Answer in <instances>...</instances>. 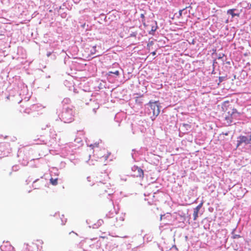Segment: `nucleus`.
I'll use <instances>...</instances> for the list:
<instances>
[{
  "label": "nucleus",
  "instance_id": "obj_1",
  "mask_svg": "<svg viewBox=\"0 0 251 251\" xmlns=\"http://www.w3.org/2000/svg\"><path fill=\"white\" fill-rule=\"evenodd\" d=\"M237 142V147L243 146L246 148L251 149V132L250 135L239 136Z\"/></svg>",
  "mask_w": 251,
  "mask_h": 251
},
{
  "label": "nucleus",
  "instance_id": "obj_2",
  "mask_svg": "<svg viewBox=\"0 0 251 251\" xmlns=\"http://www.w3.org/2000/svg\"><path fill=\"white\" fill-rule=\"evenodd\" d=\"M150 106L151 108L150 112V113H152L153 116H154V118L152 119V120H153L160 113L159 106L157 102L150 103Z\"/></svg>",
  "mask_w": 251,
  "mask_h": 251
},
{
  "label": "nucleus",
  "instance_id": "obj_3",
  "mask_svg": "<svg viewBox=\"0 0 251 251\" xmlns=\"http://www.w3.org/2000/svg\"><path fill=\"white\" fill-rule=\"evenodd\" d=\"M72 109H67L66 111L63 113L62 117L65 123H70L73 120Z\"/></svg>",
  "mask_w": 251,
  "mask_h": 251
},
{
  "label": "nucleus",
  "instance_id": "obj_4",
  "mask_svg": "<svg viewBox=\"0 0 251 251\" xmlns=\"http://www.w3.org/2000/svg\"><path fill=\"white\" fill-rule=\"evenodd\" d=\"M98 186V189L100 194H104L105 193H108V190L110 189V188H109V184H106L105 183H103L101 182H100L99 183Z\"/></svg>",
  "mask_w": 251,
  "mask_h": 251
},
{
  "label": "nucleus",
  "instance_id": "obj_5",
  "mask_svg": "<svg viewBox=\"0 0 251 251\" xmlns=\"http://www.w3.org/2000/svg\"><path fill=\"white\" fill-rule=\"evenodd\" d=\"M132 170L134 172H137V173L134 175L135 176L137 177H141L143 176V171L141 168L137 166H134L132 168Z\"/></svg>",
  "mask_w": 251,
  "mask_h": 251
},
{
  "label": "nucleus",
  "instance_id": "obj_6",
  "mask_svg": "<svg viewBox=\"0 0 251 251\" xmlns=\"http://www.w3.org/2000/svg\"><path fill=\"white\" fill-rule=\"evenodd\" d=\"M202 204H203L202 202H201L195 208H194V213H193L194 220H197V219L198 217V213H199L200 209L201 208Z\"/></svg>",
  "mask_w": 251,
  "mask_h": 251
},
{
  "label": "nucleus",
  "instance_id": "obj_7",
  "mask_svg": "<svg viewBox=\"0 0 251 251\" xmlns=\"http://www.w3.org/2000/svg\"><path fill=\"white\" fill-rule=\"evenodd\" d=\"M228 114L229 115H230L231 118L232 119L236 118L237 116L239 115L236 109H231V111H228Z\"/></svg>",
  "mask_w": 251,
  "mask_h": 251
},
{
  "label": "nucleus",
  "instance_id": "obj_8",
  "mask_svg": "<svg viewBox=\"0 0 251 251\" xmlns=\"http://www.w3.org/2000/svg\"><path fill=\"white\" fill-rule=\"evenodd\" d=\"M235 9H229L227 11V13L228 14H230L232 16V17H234L235 16H239V13H235L234 12Z\"/></svg>",
  "mask_w": 251,
  "mask_h": 251
},
{
  "label": "nucleus",
  "instance_id": "obj_9",
  "mask_svg": "<svg viewBox=\"0 0 251 251\" xmlns=\"http://www.w3.org/2000/svg\"><path fill=\"white\" fill-rule=\"evenodd\" d=\"M181 128H184L186 129V130H189L191 128V126L189 124H183L181 126Z\"/></svg>",
  "mask_w": 251,
  "mask_h": 251
},
{
  "label": "nucleus",
  "instance_id": "obj_10",
  "mask_svg": "<svg viewBox=\"0 0 251 251\" xmlns=\"http://www.w3.org/2000/svg\"><path fill=\"white\" fill-rule=\"evenodd\" d=\"M50 182L52 185H56L57 184V179H53L51 178L50 179Z\"/></svg>",
  "mask_w": 251,
  "mask_h": 251
},
{
  "label": "nucleus",
  "instance_id": "obj_11",
  "mask_svg": "<svg viewBox=\"0 0 251 251\" xmlns=\"http://www.w3.org/2000/svg\"><path fill=\"white\" fill-rule=\"evenodd\" d=\"M96 46H94L93 47V49L91 50V54H94L96 53Z\"/></svg>",
  "mask_w": 251,
  "mask_h": 251
},
{
  "label": "nucleus",
  "instance_id": "obj_12",
  "mask_svg": "<svg viewBox=\"0 0 251 251\" xmlns=\"http://www.w3.org/2000/svg\"><path fill=\"white\" fill-rule=\"evenodd\" d=\"M156 27H154L153 26L152 27L151 30L149 32V33L151 34H153V32L156 30Z\"/></svg>",
  "mask_w": 251,
  "mask_h": 251
},
{
  "label": "nucleus",
  "instance_id": "obj_13",
  "mask_svg": "<svg viewBox=\"0 0 251 251\" xmlns=\"http://www.w3.org/2000/svg\"><path fill=\"white\" fill-rule=\"evenodd\" d=\"M153 44V41H151L148 44V47H150Z\"/></svg>",
  "mask_w": 251,
  "mask_h": 251
},
{
  "label": "nucleus",
  "instance_id": "obj_14",
  "mask_svg": "<svg viewBox=\"0 0 251 251\" xmlns=\"http://www.w3.org/2000/svg\"><path fill=\"white\" fill-rule=\"evenodd\" d=\"M110 73H113V74H115V75H119V72L118 71H115L114 72H110Z\"/></svg>",
  "mask_w": 251,
  "mask_h": 251
},
{
  "label": "nucleus",
  "instance_id": "obj_15",
  "mask_svg": "<svg viewBox=\"0 0 251 251\" xmlns=\"http://www.w3.org/2000/svg\"><path fill=\"white\" fill-rule=\"evenodd\" d=\"M98 144H96H96H94V145L91 144V145H90V147H92V148H94V147H98Z\"/></svg>",
  "mask_w": 251,
  "mask_h": 251
},
{
  "label": "nucleus",
  "instance_id": "obj_16",
  "mask_svg": "<svg viewBox=\"0 0 251 251\" xmlns=\"http://www.w3.org/2000/svg\"><path fill=\"white\" fill-rule=\"evenodd\" d=\"M184 9H182V10H180L179 11V15L180 16H181L182 15V13L183 12V11L184 10Z\"/></svg>",
  "mask_w": 251,
  "mask_h": 251
},
{
  "label": "nucleus",
  "instance_id": "obj_17",
  "mask_svg": "<svg viewBox=\"0 0 251 251\" xmlns=\"http://www.w3.org/2000/svg\"><path fill=\"white\" fill-rule=\"evenodd\" d=\"M136 33H133L130 34L131 37H135V36H136Z\"/></svg>",
  "mask_w": 251,
  "mask_h": 251
},
{
  "label": "nucleus",
  "instance_id": "obj_18",
  "mask_svg": "<svg viewBox=\"0 0 251 251\" xmlns=\"http://www.w3.org/2000/svg\"><path fill=\"white\" fill-rule=\"evenodd\" d=\"M50 54H51V52H48L47 55L49 57V56H50Z\"/></svg>",
  "mask_w": 251,
  "mask_h": 251
},
{
  "label": "nucleus",
  "instance_id": "obj_19",
  "mask_svg": "<svg viewBox=\"0 0 251 251\" xmlns=\"http://www.w3.org/2000/svg\"><path fill=\"white\" fill-rule=\"evenodd\" d=\"M151 54H152V55H155L156 53H155V51H153V52H152L151 53Z\"/></svg>",
  "mask_w": 251,
  "mask_h": 251
},
{
  "label": "nucleus",
  "instance_id": "obj_20",
  "mask_svg": "<svg viewBox=\"0 0 251 251\" xmlns=\"http://www.w3.org/2000/svg\"><path fill=\"white\" fill-rule=\"evenodd\" d=\"M222 58V57L221 56V55H219V58Z\"/></svg>",
  "mask_w": 251,
  "mask_h": 251
},
{
  "label": "nucleus",
  "instance_id": "obj_21",
  "mask_svg": "<svg viewBox=\"0 0 251 251\" xmlns=\"http://www.w3.org/2000/svg\"><path fill=\"white\" fill-rule=\"evenodd\" d=\"M222 58V57L221 56V55H219V58Z\"/></svg>",
  "mask_w": 251,
  "mask_h": 251
},
{
  "label": "nucleus",
  "instance_id": "obj_22",
  "mask_svg": "<svg viewBox=\"0 0 251 251\" xmlns=\"http://www.w3.org/2000/svg\"><path fill=\"white\" fill-rule=\"evenodd\" d=\"M123 180H124L125 181H126V179L123 178Z\"/></svg>",
  "mask_w": 251,
  "mask_h": 251
}]
</instances>
